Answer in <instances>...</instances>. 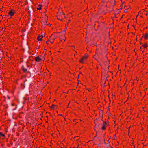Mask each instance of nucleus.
I'll use <instances>...</instances> for the list:
<instances>
[{
	"mask_svg": "<svg viewBox=\"0 0 148 148\" xmlns=\"http://www.w3.org/2000/svg\"><path fill=\"white\" fill-rule=\"evenodd\" d=\"M38 7L37 8L38 10H40L41 9V6L40 5H39Z\"/></svg>",
	"mask_w": 148,
	"mask_h": 148,
	"instance_id": "12",
	"label": "nucleus"
},
{
	"mask_svg": "<svg viewBox=\"0 0 148 148\" xmlns=\"http://www.w3.org/2000/svg\"><path fill=\"white\" fill-rule=\"evenodd\" d=\"M124 11L125 12H127V9H126L124 10Z\"/></svg>",
	"mask_w": 148,
	"mask_h": 148,
	"instance_id": "16",
	"label": "nucleus"
},
{
	"mask_svg": "<svg viewBox=\"0 0 148 148\" xmlns=\"http://www.w3.org/2000/svg\"><path fill=\"white\" fill-rule=\"evenodd\" d=\"M57 17L58 19L61 20L63 17H65L64 13L62 12V9L60 8L59 10V12L57 13Z\"/></svg>",
	"mask_w": 148,
	"mask_h": 148,
	"instance_id": "2",
	"label": "nucleus"
},
{
	"mask_svg": "<svg viewBox=\"0 0 148 148\" xmlns=\"http://www.w3.org/2000/svg\"><path fill=\"white\" fill-rule=\"evenodd\" d=\"M49 41H47L46 42V43L47 44H49Z\"/></svg>",
	"mask_w": 148,
	"mask_h": 148,
	"instance_id": "19",
	"label": "nucleus"
},
{
	"mask_svg": "<svg viewBox=\"0 0 148 148\" xmlns=\"http://www.w3.org/2000/svg\"><path fill=\"white\" fill-rule=\"evenodd\" d=\"M34 60L37 62H39L41 60V59L39 56L35 57Z\"/></svg>",
	"mask_w": 148,
	"mask_h": 148,
	"instance_id": "7",
	"label": "nucleus"
},
{
	"mask_svg": "<svg viewBox=\"0 0 148 148\" xmlns=\"http://www.w3.org/2000/svg\"><path fill=\"white\" fill-rule=\"evenodd\" d=\"M43 37L42 35H41V36H39L37 38L38 40V41L41 40L42 39V38Z\"/></svg>",
	"mask_w": 148,
	"mask_h": 148,
	"instance_id": "10",
	"label": "nucleus"
},
{
	"mask_svg": "<svg viewBox=\"0 0 148 148\" xmlns=\"http://www.w3.org/2000/svg\"><path fill=\"white\" fill-rule=\"evenodd\" d=\"M148 46V44L146 43H145L142 46V47L144 48H146Z\"/></svg>",
	"mask_w": 148,
	"mask_h": 148,
	"instance_id": "9",
	"label": "nucleus"
},
{
	"mask_svg": "<svg viewBox=\"0 0 148 148\" xmlns=\"http://www.w3.org/2000/svg\"><path fill=\"white\" fill-rule=\"evenodd\" d=\"M55 106H56L55 105H53V104L52 105V108H54V107Z\"/></svg>",
	"mask_w": 148,
	"mask_h": 148,
	"instance_id": "17",
	"label": "nucleus"
},
{
	"mask_svg": "<svg viewBox=\"0 0 148 148\" xmlns=\"http://www.w3.org/2000/svg\"><path fill=\"white\" fill-rule=\"evenodd\" d=\"M109 0H103L99 3L98 12L99 14H105L107 12H110L112 9L113 5L110 4Z\"/></svg>",
	"mask_w": 148,
	"mask_h": 148,
	"instance_id": "1",
	"label": "nucleus"
},
{
	"mask_svg": "<svg viewBox=\"0 0 148 148\" xmlns=\"http://www.w3.org/2000/svg\"><path fill=\"white\" fill-rule=\"evenodd\" d=\"M14 10L13 9L10 10L8 12V15L10 16H13L15 14Z\"/></svg>",
	"mask_w": 148,
	"mask_h": 148,
	"instance_id": "5",
	"label": "nucleus"
},
{
	"mask_svg": "<svg viewBox=\"0 0 148 148\" xmlns=\"http://www.w3.org/2000/svg\"><path fill=\"white\" fill-rule=\"evenodd\" d=\"M0 136H2L3 137H5V135L4 134H3L2 132H0Z\"/></svg>",
	"mask_w": 148,
	"mask_h": 148,
	"instance_id": "13",
	"label": "nucleus"
},
{
	"mask_svg": "<svg viewBox=\"0 0 148 148\" xmlns=\"http://www.w3.org/2000/svg\"><path fill=\"white\" fill-rule=\"evenodd\" d=\"M113 2H114V0H113Z\"/></svg>",
	"mask_w": 148,
	"mask_h": 148,
	"instance_id": "20",
	"label": "nucleus"
},
{
	"mask_svg": "<svg viewBox=\"0 0 148 148\" xmlns=\"http://www.w3.org/2000/svg\"><path fill=\"white\" fill-rule=\"evenodd\" d=\"M106 126L105 124H103L102 126L101 129L103 130H105L106 129Z\"/></svg>",
	"mask_w": 148,
	"mask_h": 148,
	"instance_id": "11",
	"label": "nucleus"
},
{
	"mask_svg": "<svg viewBox=\"0 0 148 148\" xmlns=\"http://www.w3.org/2000/svg\"><path fill=\"white\" fill-rule=\"evenodd\" d=\"M116 139V135H114L113 137V140H115Z\"/></svg>",
	"mask_w": 148,
	"mask_h": 148,
	"instance_id": "15",
	"label": "nucleus"
},
{
	"mask_svg": "<svg viewBox=\"0 0 148 148\" xmlns=\"http://www.w3.org/2000/svg\"><path fill=\"white\" fill-rule=\"evenodd\" d=\"M88 57V56L87 54L86 53L85 54L84 56L82 57L80 60V62L81 63H85Z\"/></svg>",
	"mask_w": 148,
	"mask_h": 148,
	"instance_id": "4",
	"label": "nucleus"
},
{
	"mask_svg": "<svg viewBox=\"0 0 148 148\" xmlns=\"http://www.w3.org/2000/svg\"><path fill=\"white\" fill-rule=\"evenodd\" d=\"M87 90H88L89 91H91V89H90V88H88V89Z\"/></svg>",
	"mask_w": 148,
	"mask_h": 148,
	"instance_id": "18",
	"label": "nucleus"
},
{
	"mask_svg": "<svg viewBox=\"0 0 148 148\" xmlns=\"http://www.w3.org/2000/svg\"><path fill=\"white\" fill-rule=\"evenodd\" d=\"M23 71L25 72H26L27 71V69L25 68H23Z\"/></svg>",
	"mask_w": 148,
	"mask_h": 148,
	"instance_id": "14",
	"label": "nucleus"
},
{
	"mask_svg": "<svg viewBox=\"0 0 148 148\" xmlns=\"http://www.w3.org/2000/svg\"><path fill=\"white\" fill-rule=\"evenodd\" d=\"M58 33L57 32L54 33L50 36L49 42L53 43L54 42V40L58 36Z\"/></svg>",
	"mask_w": 148,
	"mask_h": 148,
	"instance_id": "3",
	"label": "nucleus"
},
{
	"mask_svg": "<svg viewBox=\"0 0 148 148\" xmlns=\"http://www.w3.org/2000/svg\"><path fill=\"white\" fill-rule=\"evenodd\" d=\"M143 36L145 40H147L148 38V33H146L144 34H143Z\"/></svg>",
	"mask_w": 148,
	"mask_h": 148,
	"instance_id": "8",
	"label": "nucleus"
},
{
	"mask_svg": "<svg viewBox=\"0 0 148 148\" xmlns=\"http://www.w3.org/2000/svg\"><path fill=\"white\" fill-rule=\"evenodd\" d=\"M60 41L61 42H64L65 41L66 39V38L65 36L63 35L60 37Z\"/></svg>",
	"mask_w": 148,
	"mask_h": 148,
	"instance_id": "6",
	"label": "nucleus"
}]
</instances>
